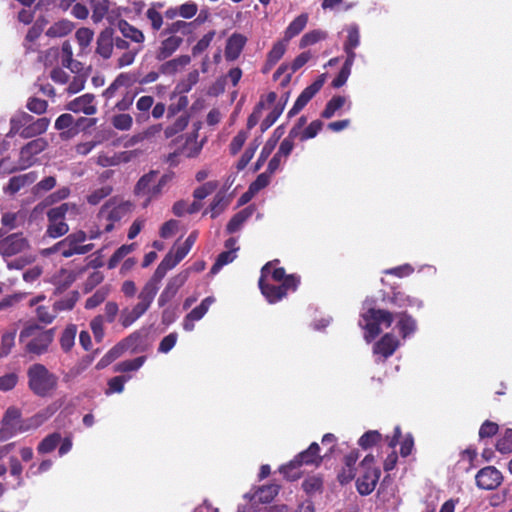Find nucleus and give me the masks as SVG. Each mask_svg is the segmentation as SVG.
<instances>
[{
    "label": "nucleus",
    "mask_w": 512,
    "mask_h": 512,
    "mask_svg": "<svg viewBox=\"0 0 512 512\" xmlns=\"http://www.w3.org/2000/svg\"><path fill=\"white\" fill-rule=\"evenodd\" d=\"M38 179L36 171H30L24 174L13 176L9 179L7 185L3 188L4 193L15 195L22 188L32 185Z\"/></svg>",
    "instance_id": "nucleus-15"
},
{
    "label": "nucleus",
    "mask_w": 512,
    "mask_h": 512,
    "mask_svg": "<svg viewBox=\"0 0 512 512\" xmlns=\"http://www.w3.org/2000/svg\"><path fill=\"white\" fill-rule=\"evenodd\" d=\"M247 42V38L240 33H233L226 42L225 47V59L227 61H235L241 55L245 45Z\"/></svg>",
    "instance_id": "nucleus-20"
},
{
    "label": "nucleus",
    "mask_w": 512,
    "mask_h": 512,
    "mask_svg": "<svg viewBox=\"0 0 512 512\" xmlns=\"http://www.w3.org/2000/svg\"><path fill=\"white\" fill-rule=\"evenodd\" d=\"M27 378L30 391L41 398L52 396L58 388V376L41 363L28 367Z\"/></svg>",
    "instance_id": "nucleus-3"
},
{
    "label": "nucleus",
    "mask_w": 512,
    "mask_h": 512,
    "mask_svg": "<svg viewBox=\"0 0 512 512\" xmlns=\"http://www.w3.org/2000/svg\"><path fill=\"white\" fill-rule=\"evenodd\" d=\"M374 464L375 458L372 454L366 455L361 461L362 474L356 480L357 491L360 495L371 494L378 483L381 471Z\"/></svg>",
    "instance_id": "nucleus-7"
},
{
    "label": "nucleus",
    "mask_w": 512,
    "mask_h": 512,
    "mask_svg": "<svg viewBox=\"0 0 512 512\" xmlns=\"http://www.w3.org/2000/svg\"><path fill=\"white\" fill-rule=\"evenodd\" d=\"M57 185V179L55 176H47L37 182L33 188L32 193L34 195H39L41 193H46L54 189Z\"/></svg>",
    "instance_id": "nucleus-60"
},
{
    "label": "nucleus",
    "mask_w": 512,
    "mask_h": 512,
    "mask_svg": "<svg viewBox=\"0 0 512 512\" xmlns=\"http://www.w3.org/2000/svg\"><path fill=\"white\" fill-rule=\"evenodd\" d=\"M49 104L46 100L38 97H29L26 102L27 110L36 115H43L47 112Z\"/></svg>",
    "instance_id": "nucleus-53"
},
{
    "label": "nucleus",
    "mask_w": 512,
    "mask_h": 512,
    "mask_svg": "<svg viewBox=\"0 0 512 512\" xmlns=\"http://www.w3.org/2000/svg\"><path fill=\"white\" fill-rule=\"evenodd\" d=\"M311 58V54L309 51L302 52L299 54L291 63L290 70L291 72L288 73L281 81V86H286L290 83L292 74L298 71L300 68H302Z\"/></svg>",
    "instance_id": "nucleus-39"
},
{
    "label": "nucleus",
    "mask_w": 512,
    "mask_h": 512,
    "mask_svg": "<svg viewBox=\"0 0 512 512\" xmlns=\"http://www.w3.org/2000/svg\"><path fill=\"white\" fill-rule=\"evenodd\" d=\"M322 128L323 122L321 120H314L300 132V135H298L297 138L301 142L312 139L317 136V134L322 130Z\"/></svg>",
    "instance_id": "nucleus-58"
},
{
    "label": "nucleus",
    "mask_w": 512,
    "mask_h": 512,
    "mask_svg": "<svg viewBox=\"0 0 512 512\" xmlns=\"http://www.w3.org/2000/svg\"><path fill=\"white\" fill-rule=\"evenodd\" d=\"M71 194V190L68 186H63L58 190L48 195L42 202L36 205L35 210H42L43 208L61 202L67 199Z\"/></svg>",
    "instance_id": "nucleus-34"
},
{
    "label": "nucleus",
    "mask_w": 512,
    "mask_h": 512,
    "mask_svg": "<svg viewBox=\"0 0 512 512\" xmlns=\"http://www.w3.org/2000/svg\"><path fill=\"white\" fill-rule=\"evenodd\" d=\"M93 102L94 95L84 94L70 101L67 104V109L74 113H84L89 116L94 115L97 112V108Z\"/></svg>",
    "instance_id": "nucleus-23"
},
{
    "label": "nucleus",
    "mask_w": 512,
    "mask_h": 512,
    "mask_svg": "<svg viewBox=\"0 0 512 512\" xmlns=\"http://www.w3.org/2000/svg\"><path fill=\"white\" fill-rule=\"evenodd\" d=\"M74 29V24L67 20L61 19L53 23L47 30L46 36L49 38H61L67 36Z\"/></svg>",
    "instance_id": "nucleus-32"
},
{
    "label": "nucleus",
    "mask_w": 512,
    "mask_h": 512,
    "mask_svg": "<svg viewBox=\"0 0 512 512\" xmlns=\"http://www.w3.org/2000/svg\"><path fill=\"white\" fill-rule=\"evenodd\" d=\"M189 121L190 115L188 113L181 114L178 118L175 119L173 123H171L164 129L165 138H172L175 135L184 131L188 126Z\"/></svg>",
    "instance_id": "nucleus-36"
},
{
    "label": "nucleus",
    "mask_w": 512,
    "mask_h": 512,
    "mask_svg": "<svg viewBox=\"0 0 512 512\" xmlns=\"http://www.w3.org/2000/svg\"><path fill=\"white\" fill-rule=\"evenodd\" d=\"M119 29L125 38H129L136 43H142L145 39L143 32L132 26L125 20L119 22Z\"/></svg>",
    "instance_id": "nucleus-40"
},
{
    "label": "nucleus",
    "mask_w": 512,
    "mask_h": 512,
    "mask_svg": "<svg viewBox=\"0 0 512 512\" xmlns=\"http://www.w3.org/2000/svg\"><path fill=\"white\" fill-rule=\"evenodd\" d=\"M215 302V298L208 296L201 301V303L193 308L183 320V329L185 331H192L194 329V322L199 321L208 312L210 306Z\"/></svg>",
    "instance_id": "nucleus-17"
},
{
    "label": "nucleus",
    "mask_w": 512,
    "mask_h": 512,
    "mask_svg": "<svg viewBox=\"0 0 512 512\" xmlns=\"http://www.w3.org/2000/svg\"><path fill=\"white\" fill-rule=\"evenodd\" d=\"M375 308H369L361 315L360 326L365 330V339L370 342L374 340L381 332L380 323L377 318Z\"/></svg>",
    "instance_id": "nucleus-16"
},
{
    "label": "nucleus",
    "mask_w": 512,
    "mask_h": 512,
    "mask_svg": "<svg viewBox=\"0 0 512 512\" xmlns=\"http://www.w3.org/2000/svg\"><path fill=\"white\" fill-rule=\"evenodd\" d=\"M77 327L74 324L68 325L61 334L60 346L63 351L68 352L74 346Z\"/></svg>",
    "instance_id": "nucleus-48"
},
{
    "label": "nucleus",
    "mask_w": 512,
    "mask_h": 512,
    "mask_svg": "<svg viewBox=\"0 0 512 512\" xmlns=\"http://www.w3.org/2000/svg\"><path fill=\"white\" fill-rule=\"evenodd\" d=\"M114 48L113 29L106 28L102 30L96 41V54L103 59H109L112 56Z\"/></svg>",
    "instance_id": "nucleus-21"
},
{
    "label": "nucleus",
    "mask_w": 512,
    "mask_h": 512,
    "mask_svg": "<svg viewBox=\"0 0 512 512\" xmlns=\"http://www.w3.org/2000/svg\"><path fill=\"white\" fill-rule=\"evenodd\" d=\"M194 22H185L182 20L175 21L171 24H169L164 31L162 32L163 35L168 34L175 35L178 32H181L183 35H188L192 33V26Z\"/></svg>",
    "instance_id": "nucleus-50"
},
{
    "label": "nucleus",
    "mask_w": 512,
    "mask_h": 512,
    "mask_svg": "<svg viewBox=\"0 0 512 512\" xmlns=\"http://www.w3.org/2000/svg\"><path fill=\"white\" fill-rule=\"evenodd\" d=\"M158 172L151 170L140 177L134 187V194L143 199L142 206L147 207L154 199H157L161 192L156 184Z\"/></svg>",
    "instance_id": "nucleus-8"
},
{
    "label": "nucleus",
    "mask_w": 512,
    "mask_h": 512,
    "mask_svg": "<svg viewBox=\"0 0 512 512\" xmlns=\"http://www.w3.org/2000/svg\"><path fill=\"white\" fill-rule=\"evenodd\" d=\"M92 7V20L94 23L101 22L110 9L109 0H90Z\"/></svg>",
    "instance_id": "nucleus-43"
},
{
    "label": "nucleus",
    "mask_w": 512,
    "mask_h": 512,
    "mask_svg": "<svg viewBox=\"0 0 512 512\" xmlns=\"http://www.w3.org/2000/svg\"><path fill=\"white\" fill-rule=\"evenodd\" d=\"M189 105V99L184 93H180L178 95L176 91H174L170 95V104L167 107V118H173L180 112H185L186 108Z\"/></svg>",
    "instance_id": "nucleus-29"
},
{
    "label": "nucleus",
    "mask_w": 512,
    "mask_h": 512,
    "mask_svg": "<svg viewBox=\"0 0 512 512\" xmlns=\"http://www.w3.org/2000/svg\"><path fill=\"white\" fill-rule=\"evenodd\" d=\"M280 486L277 484H268L259 488L257 495L262 503H270L278 495Z\"/></svg>",
    "instance_id": "nucleus-55"
},
{
    "label": "nucleus",
    "mask_w": 512,
    "mask_h": 512,
    "mask_svg": "<svg viewBox=\"0 0 512 512\" xmlns=\"http://www.w3.org/2000/svg\"><path fill=\"white\" fill-rule=\"evenodd\" d=\"M279 263L280 261L278 259L267 262L261 268V275L258 281L262 295L270 304H275L281 301L290 291L295 292L300 284V277L295 274H289L285 283H281L280 285L271 284L268 281L271 268L274 264Z\"/></svg>",
    "instance_id": "nucleus-2"
},
{
    "label": "nucleus",
    "mask_w": 512,
    "mask_h": 512,
    "mask_svg": "<svg viewBox=\"0 0 512 512\" xmlns=\"http://www.w3.org/2000/svg\"><path fill=\"white\" fill-rule=\"evenodd\" d=\"M301 465L293 458L289 463L280 467V472L289 481H295L301 477Z\"/></svg>",
    "instance_id": "nucleus-51"
},
{
    "label": "nucleus",
    "mask_w": 512,
    "mask_h": 512,
    "mask_svg": "<svg viewBox=\"0 0 512 512\" xmlns=\"http://www.w3.org/2000/svg\"><path fill=\"white\" fill-rule=\"evenodd\" d=\"M276 144L277 138H269L266 141L255 163L254 171H258L263 166V164L266 162L272 151L275 149Z\"/></svg>",
    "instance_id": "nucleus-57"
},
{
    "label": "nucleus",
    "mask_w": 512,
    "mask_h": 512,
    "mask_svg": "<svg viewBox=\"0 0 512 512\" xmlns=\"http://www.w3.org/2000/svg\"><path fill=\"white\" fill-rule=\"evenodd\" d=\"M475 480L480 489L494 490L501 485L503 476L494 466H487L478 471Z\"/></svg>",
    "instance_id": "nucleus-13"
},
{
    "label": "nucleus",
    "mask_w": 512,
    "mask_h": 512,
    "mask_svg": "<svg viewBox=\"0 0 512 512\" xmlns=\"http://www.w3.org/2000/svg\"><path fill=\"white\" fill-rule=\"evenodd\" d=\"M47 419V416L43 413H37L31 418L28 419L29 424H21L20 428H13L11 426H7L4 424H1L0 427V441H6L16 435L17 433L26 432L30 429H36L40 427L44 421Z\"/></svg>",
    "instance_id": "nucleus-14"
},
{
    "label": "nucleus",
    "mask_w": 512,
    "mask_h": 512,
    "mask_svg": "<svg viewBox=\"0 0 512 512\" xmlns=\"http://www.w3.org/2000/svg\"><path fill=\"white\" fill-rule=\"evenodd\" d=\"M30 249V243L22 232L12 233L0 241V255L5 259Z\"/></svg>",
    "instance_id": "nucleus-10"
},
{
    "label": "nucleus",
    "mask_w": 512,
    "mask_h": 512,
    "mask_svg": "<svg viewBox=\"0 0 512 512\" xmlns=\"http://www.w3.org/2000/svg\"><path fill=\"white\" fill-rule=\"evenodd\" d=\"M54 339V329H44L37 324H28L20 332L19 340L25 345V351L34 355L47 352Z\"/></svg>",
    "instance_id": "nucleus-4"
},
{
    "label": "nucleus",
    "mask_w": 512,
    "mask_h": 512,
    "mask_svg": "<svg viewBox=\"0 0 512 512\" xmlns=\"http://www.w3.org/2000/svg\"><path fill=\"white\" fill-rule=\"evenodd\" d=\"M21 417V410L15 406H10L6 409L1 424L11 426L13 428H20L21 424H29L28 419L22 421Z\"/></svg>",
    "instance_id": "nucleus-35"
},
{
    "label": "nucleus",
    "mask_w": 512,
    "mask_h": 512,
    "mask_svg": "<svg viewBox=\"0 0 512 512\" xmlns=\"http://www.w3.org/2000/svg\"><path fill=\"white\" fill-rule=\"evenodd\" d=\"M398 346V339L393 334L386 333L375 343L373 352L387 359L394 354Z\"/></svg>",
    "instance_id": "nucleus-22"
},
{
    "label": "nucleus",
    "mask_w": 512,
    "mask_h": 512,
    "mask_svg": "<svg viewBox=\"0 0 512 512\" xmlns=\"http://www.w3.org/2000/svg\"><path fill=\"white\" fill-rule=\"evenodd\" d=\"M158 289V286L150 285L148 283L144 285L138 295L139 302L135 305L140 310V312L145 313L149 309L158 292Z\"/></svg>",
    "instance_id": "nucleus-30"
},
{
    "label": "nucleus",
    "mask_w": 512,
    "mask_h": 512,
    "mask_svg": "<svg viewBox=\"0 0 512 512\" xmlns=\"http://www.w3.org/2000/svg\"><path fill=\"white\" fill-rule=\"evenodd\" d=\"M46 23L47 20L45 18L37 19L28 29L24 39H26L27 42H37L44 31Z\"/></svg>",
    "instance_id": "nucleus-56"
},
{
    "label": "nucleus",
    "mask_w": 512,
    "mask_h": 512,
    "mask_svg": "<svg viewBox=\"0 0 512 512\" xmlns=\"http://www.w3.org/2000/svg\"><path fill=\"white\" fill-rule=\"evenodd\" d=\"M69 211L76 213L78 211L77 205L75 203L66 202L47 211V236L56 239L68 233L69 226L65 222V217Z\"/></svg>",
    "instance_id": "nucleus-5"
},
{
    "label": "nucleus",
    "mask_w": 512,
    "mask_h": 512,
    "mask_svg": "<svg viewBox=\"0 0 512 512\" xmlns=\"http://www.w3.org/2000/svg\"><path fill=\"white\" fill-rule=\"evenodd\" d=\"M195 130L194 132L187 137L186 139V146L183 148V152L186 157L188 158H194L197 157L203 147V141L198 142V130L200 129V123L194 124Z\"/></svg>",
    "instance_id": "nucleus-31"
},
{
    "label": "nucleus",
    "mask_w": 512,
    "mask_h": 512,
    "mask_svg": "<svg viewBox=\"0 0 512 512\" xmlns=\"http://www.w3.org/2000/svg\"><path fill=\"white\" fill-rule=\"evenodd\" d=\"M346 103V97L341 95L333 96L326 104L325 108L321 112V117L324 119L332 118L336 111L341 109Z\"/></svg>",
    "instance_id": "nucleus-41"
},
{
    "label": "nucleus",
    "mask_w": 512,
    "mask_h": 512,
    "mask_svg": "<svg viewBox=\"0 0 512 512\" xmlns=\"http://www.w3.org/2000/svg\"><path fill=\"white\" fill-rule=\"evenodd\" d=\"M61 442V434L51 433L44 437L37 446V452L41 455L53 452Z\"/></svg>",
    "instance_id": "nucleus-37"
},
{
    "label": "nucleus",
    "mask_w": 512,
    "mask_h": 512,
    "mask_svg": "<svg viewBox=\"0 0 512 512\" xmlns=\"http://www.w3.org/2000/svg\"><path fill=\"white\" fill-rule=\"evenodd\" d=\"M51 123L48 117H35L32 114L18 110L9 119V131L6 136L21 139H32L46 133Z\"/></svg>",
    "instance_id": "nucleus-1"
},
{
    "label": "nucleus",
    "mask_w": 512,
    "mask_h": 512,
    "mask_svg": "<svg viewBox=\"0 0 512 512\" xmlns=\"http://www.w3.org/2000/svg\"><path fill=\"white\" fill-rule=\"evenodd\" d=\"M381 439L382 435L378 431L370 430L360 437L358 444L363 449H368L378 444L381 441Z\"/></svg>",
    "instance_id": "nucleus-63"
},
{
    "label": "nucleus",
    "mask_w": 512,
    "mask_h": 512,
    "mask_svg": "<svg viewBox=\"0 0 512 512\" xmlns=\"http://www.w3.org/2000/svg\"><path fill=\"white\" fill-rule=\"evenodd\" d=\"M398 318L396 327L399 330V334L402 338H407L414 334L417 330L416 320L407 313V311H401L395 314Z\"/></svg>",
    "instance_id": "nucleus-27"
},
{
    "label": "nucleus",
    "mask_w": 512,
    "mask_h": 512,
    "mask_svg": "<svg viewBox=\"0 0 512 512\" xmlns=\"http://www.w3.org/2000/svg\"><path fill=\"white\" fill-rule=\"evenodd\" d=\"M87 239V234L83 230H78L74 233L68 234L64 239L57 242L52 248L53 252H60L64 258H69L73 255H84L94 248V244L83 243Z\"/></svg>",
    "instance_id": "nucleus-6"
},
{
    "label": "nucleus",
    "mask_w": 512,
    "mask_h": 512,
    "mask_svg": "<svg viewBox=\"0 0 512 512\" xmlns=\"http://www.w3.org/2000/svg\"><path fill=\"white\" fill-rule=\"evenodd\" d=\"M135 250V243L120 246L110 257L107 263L109 269L115 268L119 262L129 253Z\"/></svg>",
    "instance_id": "nucleus-49"
},
{
    "label": "nucleus",
    "mask_w": 512,
    "mask_h": 512,
    "mask_svg": "<svg viewBox=\"0 0 512 512\" xmlns=\"http://www.w3.org/2000/svg\"><path fill=\"white\" fill-rule=\"evenodd\" d=\"M326 74H321L312 84L307 86L297 97L293 107L288 111L287 117L292 118L297 115L309 101L321 90L325 83Z\"/></svg>",
    "instance_id": "nucleus-11"
},
{
    "label": "nucleus",
    "mask_w": 512,
    "mask_h": 512,
    "mask_svg": "<svg viewBox=\"0 0 512 512\" xmlns=\"http://www.w3.org/2000/svg\"><path fill=\"white\" fill-rule=\"evenodd\" d=\"M302 488L308 495L321 492L323 489V479L320 476L308 477L303 481Z\"/></svg>",
    "instance_id": "nucleus-61"
},
{
    "label": "nucleus",
    "mask_w": 512,
    "mask_h": 512,
    "mask_svg": "<svg viewBox=\"0 0 512 512\" xmlns=\"http://www.w3.org/2000/svg\"><path fill=\"white\" fill-rule=\"evenodd\" d=\"M154 98L152 96H142L136 102V108L141 113L136 115L137 122L146 121L149 119V110L153 107Z\"/></svg>",
    "instance_id": "nucleus-44"
},
{
    "label": "nucleus",
    "mask_w": 512,
    "mask_h": 512,
    "mask_svg": "<svg viewBox=\"0 0 512 512\" xmlns=\"http://www.w3.org/2000/svg\"><path fill=\"white\" fill-rule=\"evenodd\" d=\"M347 32L346 40L343 47L357 48L360 45V30L359 26L355 23L348 25L345 28Z\"/></svg>",
    "instance_id": "nucleus-52"
},
{
    "label": "nucleus",
    "mask_w": 512,
    "mask_h": 512,
    "mask_svg": "<svg viewBox=\"0 0 512 512\" xmlns=\"http://www.w3.org/2000/svg\"><path fill=\"white\" fill-rule=\"evenodd\" d=\"M48 145V141L41 136L34 137L24 144L19 150L18 162L20 168L32 167L37 161L36 157L44 152Z\"/></svg>",
    "instance_id": "nucleus-9"
},
{
    "label": "nucleus",
    "mask_w": 512,
    "mask_h": 512,
    "mask_svg": "<svg viewBox=\"0 0 512 512\" xmlns=\"http://www.w3.org/2000/svg\"><path fill=\"white\" fill-rule=\"evenodd\" d=\"M236 255L233 253V251H223L221 252L215 261V263L212 265L210 269V274L215 275L217 274L223 266L231 263L235 259Z\"/></svg>",
    "instance_id": "nucleus-62"
},
{
    "label": "nucleus",
    "mask_w": 512,
    "mask_h": 512,
    "mask_svg": "<svg viewBox=\"0 0 512 512\" xmlns=\"http://www.w3.org/2000/svg\"><path fill=\"white\" fill-rule=\"evenodd\" d=\"M228 205L229 199L222 192L217 193L209 206L211 218L218 217Z\"/></svg>",
    "instance_id": "nucleus-47"
},
{
    "label": "nucleus",
    "mask_w": 512,
    "mask_h": 512,
    "mask_svg": "<svg viewBox=\"0 0 512 512\" xmlns=\"http://www.w3.org/2000/svg\"><path fill=\"white\" fill-rule=\"evenodd\" d=\"M389 302L399 309L416 308L421 309L423 307V301L419 298L407 295L402 291H394L392 296L389 298Z\"/></svg>",
    "instance_id": "nucleus-25"
},
{
    "label": "nucleus",
    "mask_w": 512,
    "mask_h": 512,
    "mask_svg": "<svg viewBox=\"0 0 512 512\" xmlns=\"http://www.w3.org/2000/svg\"><path fill=\"white\" fill-rule=\"evenodd\" d=\"M496 449L502 454L512 452V429H506L503 436L498 439Z\"/></svg>",
    "instance_id": "nucleus-64"
},
{
    "label": "nucleus",
    "mask_w": 512,
    "mask_h": 512,
    "mask_svg": "<svg viewBox=\"0 0 512 512\" xmlns=\"http://www.w3.org/2000/svg\"><path fill=\"white\" fill-rule=\"evenodd\" d=\"M320 452V446L318 443L313 442L310 444V446L298 453L294 458L298 460V463L303 465H314L316 467L320 466V464L323 461L324 456H321L319 454Z\"/></svg>",
    "instance_id": "nucleus-24"
},
{
    "label": "nucleus",
    "mask_w": 512,
    "mask_h": 512,
    "mask_svg": "<svg viewBox=\"0 0 512 512\" xmlns=\"http://www.w3.org/2000/svg\"><path fill=\"white\" fill-rule=\"evenodd\" d=\"M186 280V274H178L175 277H172L161 292L158 298V305L160 307H164L168 302H170L175 297L178 290L184 285Z\"/></svg>",
    "instance_id": "nucleus-19"
},
{
    "label": "nucleus",
    "mask_w": 512,
    "mask_h": 512,
    "mask_svg": "<svg viewBox=\"0 0 512 512\" xmlns=\"http://www.w3.org/2000/svg\"><path fill=\"white\" fill-rule=\"evenodd\" d=\"M327 33L322 30H312L305 33L299 43L300 48H305L316 44L317 42L326 39Z\"/></svg>",
    "instance_id": "nucleus-54"
},
{
    "label": "nucleus",
    "mask_w": 512,
    "mask_h": 512,
    "mask_svg": "<svg viewBox=\"0 0 512 512\" xmlns=\"http://www.w3.org/2000/svg\"><path fill=\"white\" fill-rule=\"evenodd\" d=\"M79 299V292L72 291L60 300H57L53 304V310L58 313L61 311H69L74 308Z\"/></svg>",
    "instance_id": "nucleus-42"
},
{
    "label": "nucleus",
    "mask_w": 512,
    "mask_h": 512,
    "mask_svg": "<svg viewBox=\"0 0 512 512\" xmlns=\"http://www.w3.org/2000/svg\"><path fill=\"white\" fill-rule=\"evenodd\" d=\"M183 38L177 35H170L160 42L155 52V58L158 61H164L171 57L182 45Z\"/></svg>",
    "instance_id": "nucleus-18"
},
{
    "label": "nucleus",
    "mask_w": 512,
    "mask_h": 512,
    "mask_svg": "<svg viewBox=\"0 0 512 512\" xmlns=\"http://www.w3.org/2000/svg\"><path fill=\"white\" fill-rule=\"evenodd\" d=\"M73 124L74 117L69 113H64L56 119L54 127L56 130L63 131L60 134L62 138H69L73 136Z\"/></svg>",
    "instance_id": "nucleus-38"
},
{
    "label": "nucleus",
    "mask_w": 512,
    "mask_h": 512,
    "mask_svg": "<svg viewBox=\"0 0 512 512\" xmlns=\"http://www.w3.org/2000/svg\"><path fill=\"white\" fill-rule=\"evenodd\" d=\"M191 62L189 55H180L176 58L163 62L159 71L163 75H174Z\"/></svg>",
    "instance_id": "nucleus-28"
},
{
    "label": "nucleus",
    "mask_w": 512,
    "mask_h": 512,
    "mask_svg": "<svg viewBox=\"0 0 512 512\" xmlns=\"http://www.w3.org/2000/svg\"><path fill=\"white\" fill-rule=\"evenodd\" d=\"M308 22V14L302 13L297 16L286 28L284 32V41L288 42L298 34H300L306 27Z\"/></svg>",
    "instance_id": "nucleus-33"
},
{
    "label": "nucleus",
    "mask_w": 512,
    "mask_h": 512,
    "mask_svg": "<svg viewBox=\"0 0 512 512\" xmlns=\"http://www.w3.org/2000/svg\"><path fill=\"white\" fill-rule=\"evenodd\" d=\"M145 356H139L131 360H125L118 363L115 367L116 372H130L138 370L145 362Z\"/></svg>",
    "instance_id": "nucleus-59"
},
{
    "label": "nucleus",
    "mask_w": 512,
    "mask_h": 512,
    "mask_svg": "<svg viewBox=\"0 0 512 512\" xmlns=\"http://www.w3.org/2000/svg\"><path fill=\"white\" fill-rule=\"evenodd\" d=\"M251 216V212L248 208H245L239 212H237L233 217L229 220L226 226V230L228 233L232 234L237 232L243 223Z\"/></svg>",
    "instance_id": "nucleus-46"
},
{
    "label": "nucleus",
    "mask_w": 512,
    "mask_h": 512,
    "mask_svg": "<svg viewBox=\"0 0 512 512\" xmlns=\"http://www.w3.org/2000/svg\"><path fill=\"white\" fill-rule=\"evenodd\" d=\"M141 340L142 335L139 332L130 334L128 337L124 338L113 348H111L100 360V363H103L105 359H108V361H114L119 358L126 350L136 352Z\"/></svg>",
    "instance_id": "nucleus-12"
},
{
    "label": "nucleus",
    "mask_w": 512,
    "mask_h": 512,
    "mask_svg": "<svg viewBox=\"0 0 512 512\" xmlns=\"http://www.w3.org/2000/svg\"><path fill=\"white\" fill-rule=\"evenodd\" d=\"M128 212V206L121 203L116 206H112L110 202L103 205L98 213V218L106 219L111 222H119L122 220Z\"/></svg>",
    "instance_id": "nucleus-26"
},
{
    "label": "nucleus",
    "mask_w": 512,
    "mask_h": 512,
    "mask_svg": "<svg viewBox=\"0 0 512 512\" xmlns=\"http://www.w3.org/2000/svg\"><path fill=\"white\" fill-rule=\"evenodd\" d=\"M286 41H277L267 54L266 65L272 68L285 54Z\"/></svg>",
    "instance_id": "nucleus-45"
}]
</instances>
